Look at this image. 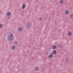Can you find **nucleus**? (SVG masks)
<instances>
[{"instance_id": "1", "label": "nucleus", "mask_w": 73, "mask_h": 73, "mask_svg": "<svg viewBox=\"0 0 73 73\" xmlns=\"http://www.w3.org/2000/svg\"><path fill=\"white\" fill-rule=\"evenodd\" d=\"M10 35L8 36V39L10 41H12L14 39V36L13 35L11 34H10Z\"/></svg>"}, {"instance_id": "2", "label": "nucleus", "mask_w": 73, "mask_h": 73, "mask_svg": "<svg viewBox=\"0 0 73 73\" xmlns=\"http://www.w3.org/2000/svg\"><path fill=\"white\" fill-rule=\"evenodd\" d=\"M32 26V23L31 22H28L27 23L26 25V27L27 29H29V28H31Z\"/></svg>"}, {"instance_id": "3", "label": "nucleus", "mask_w": 73, "mask_h": 73, "mask_svg": "<svg viewBox=\"0 0 73 73\" xmlns=\"http://www.w3.org/2000/svg\"><path fill=\"white\" fill-rule=\"evenodd\" d=\"M18 31L19 32H21L22 31V28L19 27L18 29Z\"/></svg>"}, {"instance_id": "4", "label": "nucleus", "mask_w": 73, "mask_h": 73, "mask_svg": "<svg viewBox=\"0 0 73 73\" xmlns=\"http://www.w3.org/2000/svg\"><path fill=\"white\" fill-rule=\"evenodd\" d=\"M52 49H55L57 48V46L55 45L53 46L52 47Z\"/></svg>"}, {"instance_id": "5", "label": "nucleus", "mask_w": 73, "mask_h": 73, "mask_svg": "<svg viewBox=\"0 0 73 73\" xmlns=\"http://www.w3.org/2000/svg\"><path fill=\"white\" fill-rule=\"evenodd\" d=\"M51 53V54H50L49 56V58H52V57H53V53Z\"/></svg>"}, {"instance_id": "6", "label": "nucleus", "mask_w": 73, "mask_h": 73, "mask_svg": "<svg viewBox=\"0 0 73 73\" xmlns=\"http://www.w3.org/2000/svg\"><path fill=\"white\" fill-rule=\"evenodd\" d=\"M57 53V51L56 50H54L52 52V54H56Z\"/></svg>"}, {"instance_id": "7", "label": "nucleus", "mask_w": 73, "mask_h": 73, "mask_svg": "<svg viewBox=\"0 0 73 73\" xmlns=\"http://www.w3.org/2000/svg\"><path fill=\"white\" fill-rule=\"evenodd\" d=\"M15 48L16 47L15 46H11V49H12V50H14V49H15Z\"/></svg>"}, {"instance_id": "8", "label": "nucleus", "mask_w": 73, "mask_h": 73, "mask_svg": "<svg viewBox=\"0 0 73 73\" xmlns=\"http://www.w3.org/2000/svg\"><path fill=\"white\" fill-rule=\"evenodd\" d=\"M65 13L66 15H68L69 13V12L68 10H66L65 12Z\"/></svg>"}, {"instance_id": "9", "label": "nucleus", "mask_w": 73, "mask_h": 73, "mask_svg": "<svg viewBox=\"0 0 73 73\" xmlns=\"http://www.w3.org/2000/svg\"><path fill=\"white\" fill-rule=\"evenodd\" d=\"M25 7H26V6L24 4H23V5H22V9H25Z\"/></svg>"}, {"instance_id": "10", "label": "nucleus", "mask_w": 73, "mask_h": 73, "mask_svg": "<svg viewBox=\"0 0 73 73\" xmlns=\"http://www.w3.org/2000/svg\"><path fill=\"white\" fill-rule=\"evenodd\" d=\"M10 15H11V13L9 12H8V13H7V16H9Z\"/></svg>"}, {"instance_id": "11", "label": "nucleus", "mask_w": 73, "mask_h": 73, "mask_svg": "<svg viewBox=\"0 0 73 73\" xmlns=\"http://www.w3.org/2000/svg\"><path fill=\"white\" fill-rule=\"evenodd\" d=\"M38 67H35V70H36V71H37L38 70Z\"/></svg>"}, {"instance_id": "12", "label": "nucleus", "mask_w": 73, "mask_h": 73, "mask_svg": "<svg viewBox=\"0 0 73 73\" xmlns=\"http://www.w3.org/2000/svg\"><path fill=\"white\" fill-rule=\"evenodd\" d=\"M73 17V14H71L70 16V19H72Z\"/></svg>"}, {"instance_id": "13", "label": "nucleus", "mask_w": 73, "mask_h": 73, "mask_svg": "<svg viewBox=\"0 0 73 73\" xmlns=\"http://www.w3.org/2000/svg\"><path fill=\"white\" fill-rule=\"evenodd\" d=\"M68 35L69 36H71L72 35V33L71 32H68Z\"/></svg>"}, {"instance_id": "14", "label": "nucleus", "mask_w": 73, "mask_h": 73, "mask_svg": "<svg viewBox=\"0 0 73 73\" xmlns=\"http://www.w3.org/2000/svg\"><path fill=\"white\" fill-rule=\"evenodd\" d=\"M2 27L3 25L1 24H0V28H2Z\"/></svg>"}, {"instance_id": "15", "label": "nucleus", "mask_w": 73, "mask_h": 73, "mask_svg": "<svg viewBox=\"0 0 73 73\" xmlns=\"http://www.w3.org/2000/svg\"><path fill=\"white\" fill-rule=\"evenodd\" d=\"M63 3V1H62V0H61L60 2V3H61V4H62V3Z\"/></svg>"}, {"instance_id": "16", "label": "nucleus", "mask_w": 73, "mask_h": 73, "mask_svg": "<svg viewBox=\"0 0 73 73\" xmlns=\"http://www.w3.org/2000/svg\"><path fill=\"white\" fill-rule=\"evenodd\" d=\"M66 62H68V61H69V60H68V59H66Z\"/></svg>"}, {"instance_id": "17", "label": "nucleus", "mask_w": 73, "mask_h": 73, "mask_svg": "<svg viewBox=\"0 0 73 73\" xmlns=\"http://www.w3.org/2000/svg\"><path fill=\"white\" fill-rule=\"evenodd\" d=\"M42 20V18H39V20Z\"/></svg>"}, {"instance_id": "18", "label": "nucleus", "mask_w": 73, "mask_h": 73, "mask_svg": "<svg viewBox=\"0 0 73 73\" xmlns=\"http://www.w3.org/2000/svg\"><path fill=\"white\" fill-rule=\"evenodd\" d=\"M15 44H17V42L16 41L15 42Z\"/></svg>"}, {"instance_id": "19", "label": "nucleus", "mask_w": 73, "mask_h": 73, "mask_svg": "<svg viewBox=\"0 0 73 73\" xmlns=\"http://www.w3.org/2000/svg\"><path fill=\"white\" fill-rule=\"evenodd\" d=\"M46 54H47V55H48V54H49V53H46Z\"/></svg>"}, {"instance_id": "20", "label": "nucleus", "mask_w": 73, "mask_h": 73, "mask_svg": "<svg viewBox=\"0 0 73 73\" xmlns=\"http://www.w3.org/2000/svg\"><path fill=\"white\" fill-rule=\"evenodd\" d=\"M10 19V17H8L7 18L8 19Z\"/></svg>"}]
</instances>
